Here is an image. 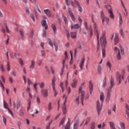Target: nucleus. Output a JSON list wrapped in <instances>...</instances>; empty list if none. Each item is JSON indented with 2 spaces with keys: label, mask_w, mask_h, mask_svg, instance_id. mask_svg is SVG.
<instances>
[{
  "label": "nucleus",
  "mask_w": 129,
  "mask_h": 129,
  "mask_svg": "<svg viewBox=\"0 0 129 129\" xmlns=\"http://www.w3.org/2000/svg\"><path fill=\"white\" fill-rule=\"evenodd\" d=\"M106 86V77H105L103 81V87Z\"/></svg>",
  "instance_id": "nucleus-42"
},
{
  "label": "nucleus",
  "mask_w": 129,
  "mask_h": 129,
  "mask_svg": "<svg viewBox=\"0 0 129 129\" xmlns=\"http://www.w3.org/2000/svg\"><path fill=\"white\" fill-rule=\"evenodd\" d=\"M59 86H60V87L61 88L62 92H64V87H63V82H60V85H59Z\"/></svg>",
  "instance_id": "nucleus-39"
},
{
  "label": "nucleus",
  "mask_w": 129,
  "mask_h": 129,
  "mask_svg": "<svg viewBox=\"0 0 129 129\" xmlns=\"http://www.w3.org/2000/svg\"><path fill=\"white\" fill-rule=\"evenodd\" d=\"M69 13L72 21H73V22H75V17H74V14H73V12H72V9H71V8L69 9Z\"/></svg>",
  "instance_id": "nucleus-18"
},
{
  "label": "nucleus",
  "mask_w": 129,
  "mask_h": 129,
  "mask_svg": "<svg viewBox=\"0 0 129 129\" xmlns=\"http://www.w3.org/2000/svg\"><path fill=\"white\" fill-rule=\"evenodd\" d=\"M79 28H80V26H79L78 24H76L71 26L72 30H73V29H79Z\"/></svg>",
  "instance_id": "nucleus-31"
},
{
  "label": "nucleus",
  "mask_w": 129,
  "mask_h": 129,
  "mask_svg": "<svg viewBox=\"0 0 129 129\" xmlns=\"http://www.w3.org/2000/svg\"><path fill=\"white\" fill-rule=\"evenodd\" d=\"M78 20L80 24H82V19L80 17V16H78Z\"/></svg>",
  "instance_id": "nucleus-60"
},
{
  "label": "nucleus",
  "mask_w": 129,
  "mask_h": 129,
  "mask_svg": "<svg viewBox=\"0 0 129 129\" xmlns=\"http://www.w3.org/2000/svg\"><path fill=\"white\" fill-rule=\"evenodd\" d=\"M120 126L122 129H125V125H124V123L122 122L120 123Z\"/></svg>",
  "instance_id": "nucleus-40"
},
{
  "label": "nucleus",
  "mask_w": 129,
  "mask_h": 129,
  "mask_svg": "<svg viewBox=\"0 0 129 129\" xmlns=\"http://www.w3.org/2000/svg\"><path fill=\"white\" fill-rule=\"evenodd\" d=\"M7 71H11V67H10V62H7V67L6 68Z\"/></svg>",
  "instance_id": "nucleus-49"
},
{
  "label": "nucleus",
  "mask_w": 129,
  "mask_h": 129,
  "mask_svg": "<svg viewBox=\"0 0 129 129\" xmlns=\"http://www.w3.org/2000/svg\"><path fill=\"white\" fill-rule=\"evenodd\" d=\"M100 42L101 47H102V56L103 58L105 57V46H106V37L105 34H103L100 38Z\"/></svg>",
  "instance_id": "nucleus-2"
},
{
  "label": "nucleus",
  "mask_w": 129,
  "mask_h": 129,
  "mask_svg": "<svg viewBox=\"0 0 129 129\" xmlns=\"http://www.w3.org/2000/svg\"><path fill=\"white\" fill-rule=\"evenodd\" d=\"M106 66L110 68L111 69V63H110V61H108L106 63Z\"/></svg>",
  "instance_id": "nucleus-51"
},
{
  "label": "nucleus",
  "mask_w": 129,
  "mask_h": 129,
  "mask_svg": "<svg viewBox=\"0 0 129 129\" xmlns=\"http://www.w3.org/2000/svg\"><path fill=\"white\" fill-rule=\"evenodd\" d=\"M110 127L111 129H116L115 126L114 125V123L113 122L110 121L109 122Z\"/></svg>",
  "instance_id": "nucleus-28"
},
{
  "label": "nucleus",
  "mask_w": 129,
  "mask_h": 129,
  "mask_svg": "<svg viewBox=\"0 0 129 129\" xmlns=\"http://www.w3.org/2000/svg\"><path fill=\"white\" fill-rule=\"evenodd\" d=\"M41 53L42 54V57H44L45 58V57H46V52H45V51L42 50Z\"/></svg>",
  "instance_id": "nucleus-61"
},
{
  "label": "nucleus",
  "mask_w": 129,
  "mask_h": 129,
  "mask_svg": "<svg viewBox=\"0 0 129 129\" xmlns=\"http://www.w3.org/2000/svg\"><path fill=\"white\" fill-rule=\"evenodd\" d=\"M100 100L101 102H100L99 101H97L96 102V109L98 114L100 113V111H101V108L102 107V103L104 101V94H103V93H101Z\"/></svg>",
  "instance_id": "nucleus-5"
},
{
  "label": "nucleus",
  "mask_w": 129,
  "mask_h": 129,
  "mask_svg": "<svg viewBox=\"0 0 129 129\" xmlns=\"http://www.w3.org/2000/svg\"><path fill=\"white\" fill-rule=\"evenodd\" d=\"M84 26L85 27V29H87V31H90V35L92 36L93 35V30H92V28L91 27L90 28H88V26L87 25V22L86 20H85L84 22Z\"/></svg>",
  "instance_id": "nucleus-13"
},
{
  "label": "nucleus",
  "mask_w": 129,
  "mask_h": 129,
  "mask_svg": "<svg viewBox=\"0 0 129 129\" xmlns=\"http://www.w3.org/2000/svg\"><path fill=\"white\" fill-rule=\"evenodd\" d=\"M31 84H33V82H32V81H31V80L30 79H28V86H30V85H31Z\"/></svg>",
  "instance_id": "nucleus-59"
},
{
  "label": "nucleus",
  "mask_w": 129,
  "mask_h": 129,
  "mask_svg": "<svg viewBox=\"0 0 129 129\" xmlns=\"http://www.w3.org/2000/svg\"><path fill=\"white\" fill-rule=\"evenodd\" d=\"M19 32L21 36V38L22 39V40H24L25 39V34H24V31L22 30H20Z\"/></svg>",
  "instance_id": "nucleus-33"
},
{
  "label": "nucleus",
  "mask_w": 129,
  "mask_h": 129,
  "mask_svg": "<svg viewBox=\"0 0 129 129\" xmlns=\"http://www.w3.org/2000/svg\"><path fill=\"white\" fill-rule=\"evenodd\" d=\"M85 98V92L82 91V87H80L79 89V96L76 98L75 102L77 104H79V103H82L83 105V100Z\"/></svg>",
  "instance_id": "nucleus-1"
},
{
  "label": "nucleus",
  "mask_w": 129,
  "mask_h": 129,
  "mask_svg": "<svg viewBox=\"0 0 129 129\" xmlns=\"http://www.w3.org/2000/svg\"><path fill=\"white\" fill-rule=\"evenodd\" d=\"M3 122L5 124V125H7V118L5 117V116H3Z\"/></svg>",
  "instance_id": "nucleus-53"
},
{
  "label": "nucleus",
  "mask_w": 129,
  "mask_h": 129,
  "mask_svg": "<svg viewBox=\"0 0 129 129\" xmlns=\"http://www.w3.org/2000/svg\"><path fill=\"white\" fill-rule=\"evenodd\" d=\"M67 90L68 91V94H70L71 93V88H70V87H67Z\"/></svg>",
  "instance_id": "nucleus-56"
},
{
  "label": "nucleus",
  "mask_w": 129,
  "mask_h": 129,
  "mask_svg": "<svg viewBox=\"0 0 129 129\" xmlns=\"http://www.w3.org/2000/svg\"><path fill=\"white\" fill-rule=\"evenodd\" d=\"M62 19L63 20V21L64 22V24L66 26H68V20L67 19V17H66L65 15L62 14Z\"/></svg>",
  "instance_id": "nucleus-25"
},
{
  "label": "nucleus",
  "mask_w": 129,
  "mask_h": 129,
  "mask_svg": "<svg viewBox=\"0 0 129 129\" xmlns=\"http://www.w3.org/2000/svg\"><path fill=\"white\" fill-rule=\"evenodd\" d=\"M73 83H72V87L73 88H75V87H76V86H77V82H78V81L76 79H74L73 80Z\"/></svg>",
  "instance_id": "nucleus-22"
},
{
  "label": "nucleus",
  "mask_w": 129,
  "mask_h": 129,
  "mask_svg": "<svg viewBox=\"0 0 129 129\" xmlns=\"http://www.w3.org/2000/svg\"><path fill=\"white\" fill-rule=\"evenodd\" d=\"M30 62L31 64L29 66V69L31 70H33V69H35V65H36V61H35V60L32 59L31 60Z\"/></svg>",
  "instance_id": "nucleus-15"
},
{
  "label": "nucleus",
  "mask_w": 129,
  "mask_h": 129,
  "mask_svg": "<svg viewBox=\"0 0 129 129\" xmlns=\"http://www.w3.org/2000/svg\"><path fill=\"white\" fill-rule=\"evenodd\" d=\"M116 76H117V84L119 85L121 83V79H124V76L123 75H121L119 73V72H116Z\"/></svg>",
  "instance_id": "nucleus-9"
},
{
  "label": "nucleus",
  "mask_w": 129,
  "mask_h": 129,
  "mask_svg": "<svg viewBox=\"0 0 129 129\" xmlns=\"http://www.w3.org/2000/svg\"><path fill=\"white\" fill-rule=\"evenodd\" d=\"M45 14L48 17V18H52V13L49 9H45L44 10Z\"/></svg>",
  "instance_id": "nucleus-16"
},
{
  "label": "nucleus",
  "mask_w": 129,
  "mask_h": 129,
  "mask_svg": "<svg viewBox=\"0 0 129 129\" xmlns=\"http://www.w3.org/2000/svg\"><path fill=\"white\" fill-rule=\"evenodd\" d=\"M41 25L43 27H45L47 25V22L45 20H43L41 22Z\"/></svg>",
  "instance_id": "nucleus-43"
},
{
  "label": "nucleus",
  "mask_w": 129,
  "mask_h": 129,
  "mask_svg": "<svg viewBox=\"0 0 129 129\" xmlns=\"http://www.w3.org/2000/svg\"><path fill=\"white\" fill-rule=\"evenodd\" d=\"M62 64H63V69H62V72L60 74L61 76L63 75V73L64 72V65L65 64V59L63 60Z\"/></svg>",
  "instance_id": "nucleus-46"
},
{
  "label": "nucleus",
  "mask_w": 129,
  "mask_h": 129,
  "mask_svg": "<svg viewBox=\"0 0 129 129\" xmlns=\"http://www.w3.org/2000/svg\"><path fill=\"white\" fill-rule=\"evenodd\" d=\"M80 123V120L78 118L75 119V122L74 123L73 129H78L79 127V123Z\"/></svg>",
  "instance_id": "nucleus-12"
},
{
  "label": "nucleus",
  "mask_w": 129,
  "mask_h": 129,
  "mask_svg": "<svg viewBox=\"0 0 129 129\" xmlns=\"http://www.w3.org/2000/svg\"><path fill=\"white\" fill-rule=\"evenodd\" d=\"M37 85H38V84L37 83H35L34 84L33 86L34 89L36 90V91H37V92H38V88H37Z\"/></svg>",
  "instance_id": "nucleus-57"
},
{
  "label": "nucleus",
  "mask_w": 129,
  "mask_h": 129,
  "mask_svg": "<svg viewBox=\"0 0 129 129\" xmlns=\"http://www.w3.org/2000/svg\"><path fill=\"white\" fill-rule=\"evenodd\" d=\"M95 128V122H93L91 124V129Z\"/></svg>",
  "instance_id": "nucleus-50"
},
{
  "label": "nucleus",
  "mask_w": 129,
  "mask_h": 129,
  "mask_svg": "<svg viewBox=\"0 0 129 129\" xmlns=\"http://www.w3.org/2000/svg\"><path fill=\"white\" fill-rule=\"evenodd\" d=\"M123 14L125 16V17H127V16L128 15V13H127V11L125 8H124V9Z\"/></svg>",
  "instance_id": "nucleus-45"
},
{
  "label": "nucleus",
  "mask_w": 129,
  "mask_h": 129,
  "mask_svg": "<svg viewBox=\"0 0 129 129\" xmlns=\"http://www.w3.org/2000/svg\"><path fill=\"white\" fill-rule=\"evenodd\" d=\"M19 64H20L21 67H23L24 65H25V64L24 63V61L21 58H19Z\"/></svg>",
  "instance_id": "nucleus-32"
},
{
  "label": "nucleus",
  "mask_w": 129,
  "mask_h": 129,
  "mask_svg": "<svg viewBox=\"0 0 129 129\" xmlns=\"http://www.w3.org/2000/svg\"><path fill=\"white\" fill-rule=\"evenodd\" d=\"M41 93L44 97H47L48 94V90L46 89H42Z\"/></svg>",
  "instance_id": "nucleus-19"
},
{
  "label": "nucleus",
  "mask_w": 129,
  "mask_h": 129,
  "mask_svg": "<svg viewBox=\"0 0 129 129\" xmlns=\"http://www.w3.org/2000/svg\"><path fill=\"white\" fill-rule=\"evenodd\" d=\"M101 19L103 24H104V22H105L107 25H108L109 23V18L107 17H105V14H104L103 11L101 12Z\"/></svg>",
  "instance_id": "nucleus-7"
},
{
  "label": "nucleus",
  "mask_w": 129,
  "mask_h": 129,
  "mask_svg": "<svg viewBox=\"0 0 129 129\" xmlns=\"http://www.w3.org/2000/svg\"><path fill=\"white\" fill-rule=\"evenodd\" d=\"M42 63H43V59H40L37 64L38 65V66H41V65H42Z\"/></svg>",
  "instance_id": "nucleus-54"
},
{
  "label": "nucleus",
  "mask_w": 129,
  "mask_h": 129,
  "mask_svg": "<svg viewBox=\"0 0 129 129\" xmlns=\"http://www.w3.org/2000/svg\"><path fill=\"white\" fill-rule=\"evenodd\" d=\"M84 62H85V58L84 57L82 59V60L80 63V68L81 70H83V66L84 65Z\"/></svg>",
  "instance_id": "nucleus-23"
},
{
  "label": "nucleus",
  "mask_w": 129,
  "mask_h": 129,
  "mask_svg": "<svg viewBox=\"0 0 129 129\" xmlns=\"http://www.w3.org/2000/svg\"><path fill=\"white\" fill-rule=\"evenodd\" d=\"M64 122H65V117H63L59 122V126H61V125H62V124H64Z\"/></svg>",
  "instance_id": "nucleus-34"
},
{
  "label": "nucleus",
  "mask_w": 129,
  "mask_h": 129,
  "mask_svg": "<svg viewBox=\"0 0 129 129\" xmlns=\"http://www.w3.org/2000/svg\"><path fill=\"white\" fill-rule=\"evenodd\" d=\"M67 37L68 39H69V38H70V33H69V31H67Z\"/></svg>",
  "instance_id": "nucleus-63"
},
{
  "label": "nucleus",
  "mask_w": 129,
  "mask_h": 129,
  "mask_svg": "<svg viewBox=\"0 0 129 129\" xmlns=\"http://www.w3.org/2000/svg\"><path fill=\"white\" fill-rule=\"evenodd\" d=\"M114 51H115L116 53L117 54V60H120L121 59V55H123L124 53V50L121 45H119L118 46H115L114 47Z\"/></svg>",
  "instance_id": "nucleus-4"
},
{
  "label": "nucleus",
  "mask_w": 129,
  "mask_h": 129,
  "mask_svg": "<svg viewBox=\"0 0 129 129\" xmlns=\"http://www.w3.org/2000/svg\"><path fill=\"white\" fill-rule=\"evenodd\" d=\"M118 35L117 34H115V37H114V44L115 45H116L117 43H118Z\"/></svg>",
  "instance_id": "nucleus-30"
},
{
  "label": "nucleus",
  "mask_w": 129,
  "mask_h": 129,
  "mask_svg": "<svg viewBox=\"0 0 129 129\" xmlns=\"http://www.w3.org/2000/svg\"><path fill=\"white\" fill-rule=\"evenodd\" d=\"M112 90H111V89H107V98L108 99H109V98H110Z\"/></svg>",
  "instance_id": "nucleus-24"
},
{
  "label": "nucleus",
  "mask_w": 129,
  "mask_h": 129,
  "mask_svg": "<svg viewBox=\"0 0 129 129\" xmlns=\"http://www.w3.org/2000/svg\"><path fill=\"white\" fill-rule=\"evenodd\" d=\"M53 45L55 47V51H58V44L56 42H54Z\"/></svg>",
  "instance_id": "nucleus-47"
},
{
  "label": "nucleus",
  "mask_w": 129,
  "mask_h": 129,
  "mask_svg": "<svg viewBox=\"0 0 129 129\" xmlns=\"http://www.w3.org/2000/svg\"><path fill=\"white\" fill-rule=\"evenodd\" d=\"M118 16H119V26L121 27V25H122V23H123V21H122V16H121V14L120 13H118Z\"/></svg>",
  "instance_id": "nucleus-21"
},
{
  "label": "nucleus",
  "mask_w": 129,
  "mask_h": 129,
  "mask_svg": "<svg viewBox=\"0 0 129 129\" xmlns=\"http://www.w3.org/2000/svg\"><path fill=\"white\" fill-rule=\"evenodd\" d=\"M8 103L5 102V100H4V107L8 109L9 112H10V113L12 115H13V112L12 111V110H11V109H10V108H9V107H8Z\"/></svg>",
  "instance_id": "nucleus-20"
},
{
  "label": "nucleus",
  "mask_w": 129,
  "mask_h": 129,
  "mask_svg": "<svg viewBox=\"0 0 129 129\" xmlns=\"http://www.w3.org/2000/svg\"><path fill=\"white\" fill-rule=\"evenodd\" d=\"M63 98L64 99V102L63 103V105L62 106V111L63 114H66L67 113V108H66V102H67V96L64 94L63 96Z\"/></svg>",
  "instance_id": "nucleus-10"
},
{
  "label": "nucleus",
  "mask_w": 129,
  "mask_h": 129,
  "mask_svg": "<svg viewBox=\"0 0 129 129\" xmlns=\"http://www.w3.org/2000/svg\"><path fill=\"white\" fill-rule=\"evenodd\" d=\"M53 122V120H51L50 122H49V124L46 126V129H54V127L51 128V124Z\"/></svg>",
  "instance_id": "nucleus-44"
},
{
  "label": "nucleus",
  "mask_w": 129,
  "mask_h": 129,
  "mask_svg": "<svg viewBox=\"0 0 129 129\" xmlns=\"http://www.w3.org/2000/svg\"><path fill=\"white\" fill-rule=\"evenodd\" d=\"M56 82V78L53 77L52 80V85L53 91H54V96L56 97L58 94L57 91H56V88H55V82Z\"/></svg>",
  "instance_id": "nucleus-11"
},
{
  "label": "nucleus",
  "mask_w": 129,
  "mask_h": 129,
  "mask_svg": "<svg viewBox=\"0 0 129 129\" xmlns=\"http://www.w3.org/2000/svg\"><path fill=\"white\" fill-rule=\"evenodd\" d=\"M20 115H21V116H24V115H25V113L24 112V111L23 110H20Z\"/></svg>",
  "instance_id": "nucleus-52"
},
{
  "label": "nucleus",
  "mask_w": 129,
  "mask_h": 129,
  "mask_svg": "<svg viewBox=\"0 0 129 129\" xmlns=\"http://www.w3.org/2000/svg\"><path fill=\"white\" fill-rule=\"evenodd\" d=\"M98 72L99 74H101L102 72V68L100 66H99L98 67Z\"/></svg>",
  "instance_id": "nucleus-37"
},
{
  "label": "nucleus",
  "mask_w": 129,
  "mask_h": 129,
  "mask_svg": "<svg viewBox=\"0 0 129 129\" xmlns=\"http://www.w3.org/2000/svg\"><path fill=\"white\" fill-rule=\"evenodd\" d=\"M71 37L72 39H75L77 37L76 32H72L71 33Z\"/></svg>",
  "instance_id": "nucleus-29"
},
{
  "label": "nucleus",
  "mask_w": 129,
  "mask_h": 129,
  "mask_svg": "<svg viewBox=\"0 0 129 129\" xmlns=\"http://www.w3.org/2000/svg\"><path fill=\"white\" fill-rule=\"evenodd\" d=\"M36 102L38 105L41 103V99H40V97H39V96H37L36 97Z\"/></svg>",
  "instance_id": "nucleus-38"
},
{
  "label": "nucleus",
  "mask_w": 129,
  "mask_h": 129,
  "mask_svg": "<svg viewBox=\"0 0 129 129\" xmlns=\"http://www.w3.org/2000/svg\"><path fill=\"white\" fill-rule=\"evenodd\" d=\"M48 110H52L53 107H52V102H50L48 104Z\"/></svg>",
  "instance_id": "nucleus-36"
},
{
  "label": "nucleus",
  "mask_w": 129,
  "mask_h": 129,
  "mask_svg": "<svg viewBox=\"0 0 129 129\" xmlns=\"http://www.w3.org/2000/svg\"><path fill=\"white\" fill-rule=\"evenodd\" d=\"M71 126V124L70 123V118H69L68 119L67 124L65 126L64 129H70Z\"/></svg>",
  "instance_id": "nucleus-27"
},
{
  "label": "nucleus",
  "mask_w": 129,
  "mask_h": 129,
  "mask_svg": "<svg viewBox=\"0 0 129 129\" xmlns=\"http://www.w3.org/2000/svg\"><path fill=\"white\" fill-rule=\"evenodd\" d=\"M104 8L108 10L110 18H111L112 20H114V15H113V11L112 10V8H111V6L110 5H105Z\"/></svg>",
  "instance_id": "nucleus-6"
},
{
  "label": "nucleus",
  "mask_w": 129,
  "mask_h": 129,
  "mask_svg": "<svg viewBox=\"0 0 129 129\" xmlns=\"http://www.w3.org/2000/svg\"><path fill=\"white\" fill-rule=\"evenodd\" d=\"M38 85H39L40 88H44L45 87V83L44 82H41L38 84Z\"/></svg>",
  "instance_id": "nucleus-35"
},
{
  "label": "nucleus",
  "mask_w": 129,
  "mask_h": 129,
  "mask_svg": "<svg viewBox=\"0 0 129 129\" xmlns=\"http://www.w3.org/2000/svg\"><path fill=\"white\" fill-rule=\"evenodd\" d=\"M57 26V24H52L51 28L53 29V31L55 34L57 33V27H56Z\"/></svg>",
  "instance_id": "nucleus-26"
},
{
  "label": "nucleus",
  "mask_w": 129,
  "mask_h": 129,
  "mask_svg": "<svg viewBox=\"0 0 129 129\" xmlns=\"http://www.w3.org/2000/svg\"><path fill=\"white\" fill-rule=\"evenodd\" d=\"M48 44L51 47H53V42L50 38H48Z\"/></svg>",
  "instance_id": "nucleus-48"
},
{
  "label": "nucleus",
  "mask_w": 129,
  "mask_h": 129,
  "mask_svg": "<svg viewBox=\"0 0 129 129\" xmlns=\"http://www.w3.org/2000/svg\"><path fill=\"white\" fill-rule=\"evenodd\" d=\"M30 17L31 19L33 20L34 23H35V16L33 14H30Z\"/></svg>",
  "instance_id": "nucleus-58"
},
{
  "label": "nucleus",
  "mask_w": 129,
  "mask_h": 129,
  "mask_svg": "<svg viewBox=\"0 0 129 129\" xmlns=\"http://www.w3.org/2000/svg\"><path fill=\"white\" fill-rule=\"evenodd\" d=\"M1 70L2 71V72H5L6 71V70L4 68V66L3 64H1L0 66Z\"/></svg>",
  "instance_id": "nucleus-55"
},
{
  "label": "nucleus",
  "mask_w": 129,
  "mask_h": 129,
  "mask_svg": "<svg viewBox=\"0 0 129 129\" xmlns=\"http://www.w3.org/2000/svg\"><path fill=\"white\" fill-rule=\"evenodd\" d=\"M20 107H21V102H17V108H20Z\"/></svg>",
  "instance_id": "nucleus-62"
},
{
  "label": "nucleus",
  "mask_w": 129,
  "mask_h": 129,
  "mask_svg": "<svg viewBox=\"0 0 129 129\" xmlns=\"http://www.w3.org/2000/svg\"><path fill=\"white\" fill-rule=\"evenodd\" d=\"M89 83V88L90 93L91 94H92V91H93V83L92 82V81H90Z\"/></svg>",
  "instance_id": "nucleus-17"
},
{
  "label": "nucleus",
  "mask_w": 129,
  "mask_h": 129,
  "mask_svg": "<svg viewBox=\"0 0 129 129\" xmlns=\"http://www.w3.org/2000/svg\"><path fill=\"white\" fill-rule=\"evenodd\" d=\"M66 3L67 6H69L71 4L72 6L75 8V5L78 7V11L80 13H82L83 12V9L82 7L80 6L79 2L75 0H66Z\"/></svg>",
  "instance_id": "nucleus-3"
},
{
  "label": "nucleus",
  "mask_w": 129,
  "mask_h": 129,
  "mask_svg": "<svg viewBox=\"0 0 129 129\" xmlns=\"http://www.w3.org/2000/svg\"><path fill=\"white\" fill-rule=\"evenodd\" d=\"M126 118L127 121H129V112H128L126 113Z\"/></svg>",
  "instance_id": "nucleus-64"
},
{
  "label": "nucleus",
  "mask_w": 129,
  "mask_h": 129,
  "mask_svg": "<svg viewBox=\"0 0 129 129\" xmlns=\"http://www.w3.org/2000/svg\"><path fill=\"white\" fill-rule=\"evenodd\" d=\"M114 86V79L112 77V76H111V80L110 82V87L108 89H110L112 90V87Z\"/></svg>",
  "instance_id": "nucleus-14"
},
{
  "label": "nucleus",
  "mask_w": 129,
  "mask_h": 129,
  "mask_svg": "<svg viewBox=\"0 0 129 129\" xmlns=\"http://www.w3.org/2000/svg\"><path fill=\"white\" fill-rule=\"evenodd\" d=\"M120 33L121 37H122V38H124V32H123V29H121L120 30Z\"/></svg>",
  "instance_id": "nucleus-41"
},
{
  "label": "nucleus",
  "mask_w": 129,
  "mask_h": 129,
  "mask_svg": "<svg viewBox=\"0 0 129 129\" xmlns=\"http://www.w3.org/2000/svg\"><path fill=\"white\" fill-rule=\"evenodd\" d=\"M92 22L93 23V28L94 30L95 34L97 36L98 42H99V31H98V28H97V25L96 23L94 22L93 18L92 19Z\"/></svg>",
  "instance_id": "nucleus-8"
}]
</instances>
